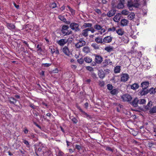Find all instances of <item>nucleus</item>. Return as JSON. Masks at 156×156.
Instances as JSON below:
<instances>
[{
	"instance_id": "obj_1",
	"label": "nucleus",
	"mask_w": 156,
	"mask_h": 156,
	"mask_svg": "<svg viewBox=\"0 0 156 156\" xmlns=\"http://www.w3.org/2000/svg\"><path fill=\"white\" fill-rule=\"evenodd\" d=\"M69 28V27L68 26L64 25L62 26L61 32L64 36L69 35L72 34V32L71 30H68Z\"/></svg>"
},
{
	"instance_id": "obj_2",
	"label": "nucleus",
	"mask_w": 156,
	"mask_h": 156,
	"mask_svg": "<svg viewBox=\"0 0 156 156\" xmlns=\"http://www.w3.org/2000/svg\"><path fill=\"white\" fill-rule=\"evenodd\" d=\"M70 27L75 32H77L80 30V28L79 27V25L77 23H70Z\"/></svg>"
},
{
	"instance_id": "obj_3",
	"label": "nucleus",
	"mask_w": 156,
	"mask_h": 156,
	"mask_svg": "<svg viewBox=\"0 0 156 156\" xmlns=\"http://www.w3.org/2000/svg\"><path fill=\"white\" fill-rule=\"evenodd\" d=\"M86 41L82 39L79 40L78 43L75 44V46L77 48H79L84 46L86 44Z\"/></svg>"
},
{
	"instance_id": "obj_4",
	"label": "nucleus",
	"mask_w": 156,
	"mask_h": 156,
	"mask_svg": "<svg viewBox=\"0 0 156 156\" xmlns=\"http://www.w3.org/2000/svg\"><path fill=\"white\" fill-rule=\"evenodd\" d=\"M112 65V62L109 59H105L102 64V67H108V65Z\"/></svg>"
},
{
	"instance_id": "obj_5",
	"label": "nucleus",
	"mask_w": 156,
	"mask_h": 156,
	"mask_svg": "<svg viewBox=\"0 0 156 156\" xmlns=\"http://www.w3.org/2000/svg\"><path fill=\"white\" fill-rule=\"evenodd\" d=\"M62 52L67 56H69L70 52L68 47L65 46L62 48Z\"/></svg>"
},
{
	"instance_id": "obj_6",
	"label": "nucleus",
	"mask_w": 156,
	"mask_h": 156,
	"mask_svg": "<svg viewBox=\"0 0 156 156\" xmlns=\"http://www.w3.org/2000/svg\"><path fill=\"white\" fill-rule=\"evenodd\" d=\"M122 98L125 101H129L132 99V97L129 94H124L122 96Z\"/></svg>"
},
{
	"instance_id": "obj_7",
	"label": "nucleus",
	"mask_w": 156,
	"mask_h": 156,
	"mask_svg": "<svg viewBox=\"0 0 156 156\" xmlns=\"http://www.w3.org/2000/svg\"><path fill=\"white\" fill-rule=\"evenodd\" d=\"M68 41V39H62L57 41L56 43L61 46H63L66 44Z\"/></svg>"
},
{
	"instance_id": "obj_8",
	"label": "nucleus",
	"mask_w": 156,
	"mask_h": 156,
	"mask_svg": "<svg viewBox=\"0 0 156 156\" xmlns=\"http://www.w3.org/2000/svg\"><path fill=\"white\" fill-rule=\"evenodd\" d=\"M116 10L114 9H113L109 11L106 15L108 17H111L114 16L116 13Z\"/></svg>"
},
{
	"instance_id": "obj_9",
	"label": "nucleus",
	"mask_w": 156,
	"mask_h": 156,
	"mask_svg": "<svg viewBox=\"0 0 156 156\" xmlns=\"http://www.w3.org/2000/svg\"><path fill=\"white\" fill-rule=\"evenodd\" d=\"M129 78V76L127 74H123L121 75V80L125 82Z\"/></svg>"
},
{
	"instance_id": "obj_10",
	"label": "nucleus",
	"mask_w": 156,
	"mask_h": 156,
	"mask_svg": "<svg viewBox=\"0 0 156 156\" xmlns=\"http://www.w3.org/2000/svg\"><path fill=\"white\" fill-rule=\"evenodd\" d=\"M49 49L51 50V53L53 54L54 53H55L57 55L59 54V51L57 48H54L53 47H50Z\"/></svg>"
},
{
	"instance_id": "obj_11",
	"label": "nucleus",
	"mask_w": 156,
	"mask_h": 156,
	"mask_svg": "<svg viewBox=\"0 0 156 156\" xmlns=\"http://www.w3.org/2000/svg\"><path fill=\"white\" fill-rule=\"evenodd\" d=\"M103 61L102 57L99 55H97L95 56V61L98 64H100Z\"/></svg>"
},
{
	"instance_id": "obj_12",
	"label": "nucleus",
	"mask_w": 156,
	"mask_h": 156,
	"mask_svg": "<svg viewBox=\"0 0 156 156\" xmlns=\"http://www.w3.org/2000/svg\"><path fill=\"white\" fill-rule=\"evenodd\" d=\"M89 28H86L82 31L81 34L82 36L85 37H88V35Z\"/></svg>"
},
{
	"instance_id": "obj_13",
	"label": "nucleus",
	"mask_w": 156,
	"mask_h": 156,
	"mask_svg": "<svg viewBox=\"0 0 156 156\" xmlns=\"http://www.w3.org/2000/svg\"><path fill=\"white\" fill-rule=\"evenodd\" d=\"M112 37L110 36H107L105 37L103 39V42L105 43H109L112 41Z\"/></svg>"
},
{
	"instance_id": "obj_14",
	"label": "nucleus",
	"mask_w": 156,
	"mask_h": 156,
	"mask_svg": "<svg viewBox=\"0 0 156 156\" xmlns=\"http://www.w3.org/2000/svg\"><path fill=\"white\" fill-rule=\"evenodd\" d=\"M58 18L62 21L66 23V24H69L70 23L69 21H67L66 19L65 18L64 16H62L59 15L58 16Z\"/></svg>"
},
{
	"instance_id": "obj_15",
	"label": "nucleus",
	"mask_w": 156,
	"mask_h": 156,
	"mask_svg": "<svg viewBox=\"0 0 156 156\" xmlns=\"http://www.w3.org/2000/svg\"><path fill=\"white\" fill-rule=\"evenodd\" d=\"M149 85V83L147 81L143 82L141 84V87H142L143 89L147 88Z\"/></svg>"
},
{
	"instance_id": "obj_16",
	"label": "nucleus",
	"mask_w": 156,
	"mask_h": 156,
	"mask_svg": "<svg viewBox=\"0 0 156 156\" xmlns=\"http://www.w3.org/2000/svg\"><path fill=\"white\" fill-rule=\"evenodd\" d=\"M121 25L122 26L124 27L127 25L129 23L128 20L125 19H122L121 20Z\"/></svg>"
},
{
	"instance_id": "obj_17",
	"label": "nucleus",
	"mask_w": 156,
	"mask_h": 156,
	"mask_svg": "<svg viewBox=\"0 0 156 156\" xmlns=\"http://www.w3.org/2000/svg\"><path fill=\"white\" fill-rule=\"evenodd\" d=\"M98 76L99 77L101 78H103L105 76V73L102 69H101L98 71Z\"/></svg>"
},
{
	"instance_id": "obj_18",
	"label": "nucleus",
	"mask_w": 156,
	"mask_h": 156,
	"mask_svg": "<svg viewBox=\"0 0 156 156\" xmlns=\"http://www.w3.org/2000/svg\"><path fill=\"white\" fill-rule=\"evenodd\" d=\"M6 24L8 28L10 30L14 29L15 28V26L12 23H6Z\"/></svg>"
},
{
	"instance_id": "obj_19",
	"label": "nucleus",
	"mask_w": 156,
	"mask_h": 156,
	"mask_svg": "<svg viewBox=\"0 0 156 156\" xmlns=\"http://www.w3.org/2000/svg\"><path fill=\"white\" fill-rule=\"evenodd\" d=\"M95 41L98 44H102L103 43V39L102 38L99 37H97L95 39Z\"/></svg>"
},
{
	"instance_id": "obj_20",
	"label": "nucleus",
	"mask_w": 156,
	"mask_h": 156,
	"mask_svg": "<svg viewBox=\"0 0 156 156\" xmlns=\"http://www.w3.org/2000/svg\"><path fill=\"white\" fill-rule=\"evenodd\" d=\"M149 113L151 115H153L156 113V106H153L151 108L149 111Z\"/></svg>"
},
{
	"instance_id": "obj_21",
	"label": "nucleus",
	"mask_w": 156,
	"mask_h": 156,
	"mask_svg": "<svg viewBox=\"0 0 156 156\" xmlns=\"http://www.w3.org/2000/svg\"><path fill=\"white\" fill-rule=\"evenodd\" d=\"M138 99L137 98H135L131 103L132 105L135 107H137L138 106Z\"/></svg>"
},
{
	"instance_id": "obj_22",
	"label": "nucleus",
	"mask_w": 156,
	"mask_h": 156,
	"mask_svg": "<svg viewBox=\"0 0 156 156\" xmlns=\"http://www.w3.org/2000/svg\"><path fill=\"white\" fill-rule=\"evenodd\" d=\"M82 51L84 53L87 54L89 53L90 51V49L88 46H85L82 49Z\"/></svg>"
},
{
	"instance_id": "obj_23",
	"label": "nucleus",
	"mask_w": 156,
	"mask_h": 156,
	"mask_svg": "<svg viewBox=\"0 0 156 156\" xmlns=\"http://www.w3.org/2000/svg\"><path fill=\"white\" fill-rule=\"evenodd\" d=\"M84 60L87 63H90L92 62V59L91 58L86 56L84 58Z\"/></svg>"
},
{
	"instance_id": "obj_24",
	"label": "nucleus",
	"mask_w": 156,
	"mask_h": 156,
	"mask_svg": "<svg viewBox=\"0 0 156 156\" xmlns=\"http://www.w3.org/2000/svg\"><path fill=\"white\" fill-rule=\"evenodd\" d=\"M152 105V103L151 101H149L147 103V105L144 108L146 110H150L151 108V107Z\"/></svg>"
},
{
	"instance_id": "obj_25",
	"label": "nucleus",
	"mask_w": 156,
	"mask_h": 156,
	"mask_svg": "<svg viewBox=\"0 0 156 156\" xmlns=\"http://www.w3.org/2000/svg\"><path fill=\"white\" fill-rule=\"evenodd\" d=\"M148 93V91L147 90H144L143 89V90L140 91L139 93V95L141 96L147 94Z\"/></svg>"
},
{
	"instance_id": "obj_26",
	"label": "nucleus",
	"mask_w": 156,
	"mask_h": 156,
	"mask_svg": "<svg viewBox=\"0 0 156 156\" xmlns=\"http://www.w3.org/2000/svg\"><path fill=\"white\" fill-rule=\"evenodd\" d=\"M122 40L125 43H127L129 41L128 37L126 36H123L122 37Z\"/></svg>"
},
{
	"instance_id": "obj_27",
	"label": "nucleus",
	"mask_w": 156,
	"mask_h": 156,
	"mask_svg": "<svg viewBox=\"0 0 156 156\" xmlns=\"http://www.w3.org/2000/svg\"><path fill=\"white\" fill-rule=\"evenodd\" d=\"M116 33L119 35H122L124 33V31L121 29H119L116 30Z\"/></svg>"
},
{
	"instance_id": "obj_28",
	"label": "nucleus",
	"mask_w": 156,
	"mask_h": 156,
	"mask_svg": "<svg viewBox=\"0 0 156 156\" xmlns=\"http://www.w3.org/2000/svg\"><path fill=\"white\" fill-rule=\"evenodd\" d=\"M118 92V90L117 89H114L110 91V93L112 95H115L117 94Z\"/></svg>"
},
{
	"instance_id": "obj_29",
	"label": "nucleus",
	"mask_w": 156,
	"mask_h": 156,
	"mask_svg": "<svg viewBox=\"0 0 156 156\" xmlns=\"http://www.w3.org/2000/svg\"><path fill=\"white\" fill-rule=\"evenodd\" d=\"M113 48L112 47L109 46L106 47L105 49L108 52H110L113 50Z\"/></svg>"
},
{
	"instance_id": "obj_30",
	"label": "nucleus",
	"mask_w": 156,
	"mask_h": 156,
	"mask_svg": "<svg viewBox=\"0 0 156 156\" xmlns=\"http://www.w3.org/2000/svg\"><path fill=\"white\" fill-rule=\"evenodd\" d=\"M92 26V23H85L83 25V27L85 28H91Z\"/></svg>"
},
{
	"instance_id": "obj_31",
	"label": "nucleus",
	"mask_w": 156,
	"mask_h": 156,
	"mask_svg": "<svg viewBox=\"0 0 156 156\" xmlns=\"http://www.w3.org/2000/svg\"><path fill=\"white\" fill-rule=\"evenodd\" d=\"M139 85L137 83H134L131 86V88L134 90H135L138 88Z\"/></svg>"
},
{
	"instance_id": "obj_32",
	"label": "nucleus",
	"mask_w": 156,
	"mask_h": 156,
	"mask_svg": "<svg viewBox=\"0 0 156 156\" xmlns=\"http://www.w3.org/2000/svg\"><path fill=\"white\" fill-rule=\"evenodd\" d=\"M124 6V5L123 3L122 2H120L118 4L117 8L118 9H122Z\"/></svg>"
},
{
	"instance_id": "obj_33",
	"label": "nucleus",
	"mask_w": 156,
	"mask_h": 156,
	"mask_svg": "<svg viewBox=\"0 0 156 156\" xmlns=\"http://www.w3.org/2000/svg\"><path fill=\"white\" fill-rule=\"evenodd\" d=\"M135 15L134 13H131L130 14L128 15V18L130 20H132L135 17Z\"/></svg>"
},
{
	"instance_id": "obj_34",
	"label": "nucleus",
	"mask_w": 156,
	"mask_h": 156,
	"mask_svg": "<svg viewBox=\"0 0 156 156\" xmlns=\"http://www.w3.org/2000/svg\"><path fill=\"white\" fill-rule=\"evenodd\" d=\"M94 27L95 29L98 30H100L102 28V27L101 25L98 24H96L94 25Z\"/></svg>"
},
{
	"instance_id": "obj_35",
	"label": "nucleus",
	"mask_w": 156,
	"mask_h": 156,
	"mask_svg": "<svg viewBox=\"0 0 156 156\" xmlns=\"http://www.w3.org/2000/svg\"><path fill=\"white\" fill-rule=\"evenodd\" d=\"M146 100L144 99H141L140 100L138 99V103L139 104H144L146 103Z\"/></svg>"
},
{
	"instance_id": "obj_36",
	"label": "nucleus",
	"mask_w": 156,
	"mask_h": 156,
	"mask_svg": "<svg viewBox=\"0 0 156 156\" xmlns=\"http://www.w3.org/2000/svg\"><path fill=\"white\" fill-rule=\"evenodd\" d=\"M133 3L130 1H128L127 6L129 7V9L130 10L132 9V7H133Z\"/></svg>"
},
{
	"instance_id": "obj_37",
	"label": "nucleus",
	"mask_w": 156,
	"mask_h": 156,
	"mask_svg": "<svg viewBox=\"0 0 156 156\" xmlns=\"http://www.w3.org/2000/svg\"><path fill=\"white\" fill-rule=\"evenodd\" d=\"M150 93V94H154L156 92V88H151L149 90Z\"/></svg>"
},
{
	"instance_id": "obj_38",
	"label": "nucleus",
	"mask_w": 156,
	"mask_h": 156,
	"mask_svg": "<svg viewBox=\"0 0 156 156\" xmlns=\"http://www.w3.org/2000/svg\"><path fill=\"white\" fill-rule=\"evenodd\" d=\"M122 15H128V14L129 13V12L128 11L126 10H123L122 12Z\"/></svg>"
},
{
	"instance_id": "obj_39",
	"label": "nucleus",
	"mask_w": 156,
	"mask_h": 156,
	"mask_svg": "<svg viewBox=\"0 0 156 156\" xmlns=\"http://www.w3.org/2000/svg\"><path fill=\"white\" fill-rule=\"evenodd\" d=\"M116 31L115 27H113L112 28H110L108 29V32H109L110 31L114 32Z\"/></svg>"
},
{
	"instance_id": "obj_40",
	"label": "nucleus",
	"mask_w": 156,
	"mask_h": 156,
	"mask_svg": "<svg viewBox=\"0 0 156 156\" xmlns=\"http://www.w3.org/2000/svg\"><path fill=\"white\" fill-rule=\"evenodd\" d=\"M57 6L56 3L55 2L52 3L50 4V7L53 9L56 7Z\"/></svg>"
},
{
	"instance_id": "obj_41",
	"label": "nucleus",
	"mask_w": 156,
	"mask_h": 156,
	"mask_svg": "<svg viewBox=\"0 0 156 156\" xmlns=\"http://www.w3.org/2000/svg\"><path fill=\"white\" fill-rule=\"evenodd\" d=\"M51 65V64L50 63H43L42 64V67H48Z\"/></svg>"
},
{
	"instance_id": "obj_42",
	"label": "nucleus",
	"mask_w": 156,
	"mask_h": 156,
	"mask_svg": "<svg viewBox=\"0 0 156 156\" xmlns=\"http://www.w3.org/2000/svg\"><path fill=\"white\" fill-rule=\"evenodd\" d=\"M89 69V71L92 72L91 75H92V76L93 77V78H96L97 77H96V74L95 73H93L92 72V71L93 70V69Z\"/></svg>"
},
{
	"instance_id": "obj_43",
	"label": "nucleus",
	"mask_w": 156,
	"mask_h": 156,
	"mask_svg": "<svg viewBox=\"0 0 156 156\" xmlns=\"http://www.w3.org/2000/svg\"><path fill=\"white\" fill-rule=\"evenodd\" d=\"M91 46L95 49H98L99 48L98 45L96 43L92 44Z\"/></svg>"
},
{
	"instance_id": "obj_44",
	"label": "nucleus",
	"mask_w": 156,
	"mask_h": 156,
	"mask_svg": "<svg viewBox=\"0 0 156 156\" xmlns=\"http://www.w3.org/2000/svg\"><path fill=\"white\" fill-rule=\"evenodd\" d=\"M77 108L79 109V110L82 112V114L84 115H87V114L86 113L83 111V110L80 107V106H77Z\"/></svg>"
},
{
	"instance_id": "obj_45",
	"label": "nucleus",
	"mask_w": 156,
	"mask_h": 156,
	"mask_svg": "<svg viewBox=\"0 0 156 156\" xmlns=\"http://www.w3.org/2000/svg\"><path fill=\"white\" fill-rule=\"evenodd\" d=\"M107 89L110 90H112L113 86L112 85L110 84H108L107 85Z\"/></svg>"
},
{
	"instance_id": "obj_46",
	"label": "nucleus",
	"mask_w": 156,
	"mask_h": 156,
	"mask_svg": "<svg viewBox=\"0 0 156 156\" xmlns=\"http://www.w3.org/2000/svg\"><path fill=\"white\" fill-rule=\"evenodd\" d=\"M118 16H115L113 18V20L115 22H118L119 21V19L118 18Z\"/></svg>"
},
{
	"instance_id": "obj_47",
	"label": "nucleus",
	"mask_w": 156,
	"mask_h": 156,
	"mask_svg": "<svg viewBox=\"0 0 156 156\" xmlns=\"http://www.w3.org/2000/svg\"><path fill=\"white\" fill-rule=\"evenodd\" d=\"M94 11L97 13L98 14H101V10L99 9H94Z\"/></svg>"
},
{
	"instance_id": "obj_48",
	"label": "nucleus",
	"mask_w": 156,
	"mask_h": 156,
	"mask_svg": "<svg viewBox=\"0 0 156 156\" xmlns=\"http://www.w3.org/2000/svg\"><path fill=\"white\" fill-rule=\"evenodd\" d=\"M99 84L100 86L103 87L105 85V83L103 81H100L99 82Z\"/></svg>"
},
{
	"instance_id": "obj_49",
	"label": "nucleus",
	"mask_w": 156,
	"mask_h": 156,
	"mask_svg": "<svg viewBox=\"0 0 156 156\" xmlns=\"http://www.w3.org/2000/svg\"><path fill=\"white\" fill-rule=\"evenodd\" d=\"M89 31H90L91 32V33H94L95 31V29H94L93 27H91L90 28H89Z\"/></svg>"
},
{
	"instance_id": "obj_50",
	"label": "nucleus",
	"mask_w": 156,
	"mask_h": 156,
	"mask_svg": "<svg viewBox=\"0 0 156 156\" xmlns=\"http://www.w3.org/2000/svg\"><path fill=\"white\" fill-rule=\"evenodd\" d=\"M140 5V4L137 2L133 3V7H135L136 8H138Z\"/></svg>"
},
{
	"instance_id": "obj_51",
	"label": "nucleus",
	"mask_w": 156,
	"mask_h": 156,
	"mask_svg": "<svg viewBox=\"0 0 156 156\" xmlns=\"http://www.w3.org/2000/svg\"><path fill=\"white\" fill-rule=\"evenodd\" d=\"M84 61V59H83L82 58H80L77 59L78 62L80 64H82L83 63Z\"/></svg>"
},
{
	"instance_id": "obj_52",
	"label": "nucleus",
	"mask_w": 156,
	"mask_h": 156,
	"mask_svg": "<svg viewBox=\"0 0 156 156\" xmlns=\"http://www.w3.org/2000/svg\"><path fill=\"white\" fill-rule=\"evenodd\" d=\"M63 153L62 152L60 151H59L58 154L57 156H63Z\"/></svg>"
},
{
	"instance_id": "obj_53",
	"label": "nucleus",
	"mask_w": 156,
	"mask_h": 156,
	"mask_svg": "<svg viewBox=\"0 0 156 156\" xmlns=\"http://www.w3.org/2000/svg\"><path fill=\"white\" fill-rule=\"evenodd\" d=\"M76 148L78 150H80L81 149V147L78 145H76L75 146Z\"/></svg>"
},
{
	"instance_id": "obj_54",
	"label": "nucleus",
	"mask_w": 156,
	"mask_h": 156,
	"mask_svg": "<svg viewBox=\"0 0 156 156\" xmlns=\"http://www.w3.org/2000/svg\"><path fill=\"white\" fill-rule=\"evenodd\" d=\"M120 69H114V72L116 73H120Z\"/></svg>"
},
{
	"instance_id": "obj_55",
	"label": "nucleus",
	"mask_w": 156,
	"mask_h": 156,
	"mask_svg": "<svg viewBox=\"0 0 156 156\" xmlns=\"http://www.w3.org/2000/svg\"><path fill=\"white\" fill-rule=\"evenodd\" d=\"M23 140V142L26 145H29V143L27 140H24V139Z\"/></svg>"
},
{
	"instance_id": "obj_56",
	"label": "nucleus",
	"mask_w": 156,
	"mask_h": 156,
	"mask_svg": "<svg viewBox=\"0 0 156 156\" xmlns=\"http://www.w3.org/2000/svg\"><path fill=\"white\" fill-rule=\"evenodd\" d=\"M101 31L100 32V33L101 34H102L103 33L105 32V29L104 28H101Z\"/></svg>"
},
{
	"instance_id": "obj_57",
	"label": "nucleus",
	"mask_w": 156,
	"mask_h": 156,
	"mask_svg": "<svg viewBox=\"0 0 156 156\" xmlns=\"http://www.w3.org/2000/svg\"><path fill=\"white\" fill-rule=\"evenodd\" d=\"M72 120L74 123H76L77 122V120L75 118H73L72 119Z\"/></svg>"
},
{
	"instance_id": "obj_58",
	"label": "nucleus",
	"mask_w": 156,
	"mask_h": 156,
	"mask_svg": "<svg viewBox=\"0 0 156 156\" xmlns=\"http://www.w3.org/2000/svg\"><path fill=\"white\" fill-rule=\"evenodd\" d=\"M37 48H38L37 51H41L42 50L39 44H38L37 46Z\"/></svg>"
},
{
	"instance_id": "obj_59",
	"label": "nucleus",
	"mask_w": 156,
	"mask_h": 156,
	"mask_svg": "<svg viewBox=\"0 0 156 156\" xmlns=\"http://www.w3.org/2000/svg\"><path fill=\"white\" fill-rule=\"evenodd\" d=\"M23 132L25 134H27L28 132V130L26 128H25L23 130Z\"/></svg>"
},
{
	"instance_id": "obj_60",
	"label": "nucleus",
	"mask_w": 156,
	"mask_h": 156,
	"mask_svg": "<svg viewBox=\"0 0 156 156\" xmlns=\"http://www.w3.org/2000/svg\"><path fill=\"white\" fill-rule=\"evenodd\" d=\"M13 5L17 9H19V6L18 5H17L16 4V3L15 2H14Z\"/></svg>"
},
{
	"instance_id": "obj_61",
	"label": "nucleus",
	"mask_w": 156,
	"mask_h": 156,
	"mask_svg": "<svg viewBox=\"0 0 156 156\" xmlns=\"http://www.w3.org/2000/svg\"><path fill=\"white\" fill-rule=\"evenodd\" d=\"M23 42L25 44H26V45L27 46L30 48V47H29V45L28 44L27 42H26L25 41H23Z\"/></svg>"
},
{
	"instance_id": "obj_62",
	"label": "nucleus",
	"mask_w": 156,
	"mask_h": 156,
	"mask_svg": "<svg viewBox=\"0 0 156 156\" xmlns=\"http://www.w3.org/2000/svg\"><path fill=\"white\" fill-rule=\"evenodd\" d=\"M101 2L103 4H106L108 2V1L106 0H101Z\"/></svg>"
},
{
	"instance_id": "obj_63",
	"label": "nucleus",
	"mask_w": 156,
	"mask_h": 156,
	"mask_svg": "<svg viewBox=\"0 0 156 156\" xmlns=\"http://www.w3.org/2000/svg\"><path fill=\"white\" fill-rule=\"evenodd\" d=\"M96 62H93L91 63V65L92 66H96Z\"/></svg>"
},
{
	"instance_id": "obj_64",
	"label": "nucleus",
	"mask_w": 156,
	"mask_h": 156,
	"mask_svg": "<svg viewBox=\"0 0 156 156\" xmlns=\"http://www.w3.org/2000/svg\"><path fill=\"white\" fill-rule=\"evenodd\" d=\"M30 107L31 108H33L34 109H35L37 107L36 106H34V105L32 104L30 105Z\"/></svg>"
}]
</instances>
